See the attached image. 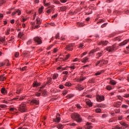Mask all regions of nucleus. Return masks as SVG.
<instances>
[{
    "instance_id": "f257e3e1",
    "label": "nucleus",
    "mask_w": 129,
    "mask_h": 129,
    "mask_svg": "<svg viewBox=\"0 0 129 129\" xmlns=\"http://www.w3.org/2000/svg\"><path fill=\"white\" fill-rule=\"evenodd\" d=\"M71 117L75 119V120H76L77 122L80 123L82 121V118H81V117H80V115H79L77 113H75L73 114Z\"/></svg>"
},
{
    "instance_id": "f03ea898",
    "label": "nucleus",
    "mask_w": 129,
    "mask_h": 129,
    "mask_svg": "<svg viewBox=\"0 0 129 129\" xmlns=\"http://www.w3.org/2000/svg\"><path fill=\"white\" fill-rule=\"evenodd\" d=\"M18 109L19 111H21V112H26L27 111L26 104H25V103H22L21 105H19Z\"/></svg>"
},
{
    "instance_id": "7ed1b4c3",
    "label": "nucleus",
    "mask_w": 129,
    "mask_h": 129,
    "mask_svg": "<svg viewBox=\"0 0 129 129\" xmlns=\"http://www.w3.org/2000/svg\"><path fill=\"white\" fill-rule=\"evenodd\" d=\"M115 48V44L112 45L111 46H108L106 47V50L108 52H113Z\"/></svg>"
},
{
    "instance_id": "20e7f679",
    "label": "nucleus",
    "mask_w": 129,
    "mask_h": 129,
    "mask_svg": "<svg viewBox=\"0 0 129 129\" xmlns=\"http://www.w3.org/2000/svg\"><path fill=\"white\" fill-rule=\"evenodd\" d=\"M74 43H71L67 45L66 48L68 51H72L73 50V47H74Z\"/></svg>"
},
{
    "instance_id": "39448f33",
    "label": "nucleus",
    "mask_w": 129,
    "mask_h": 129,
    "mask_svg": "<svg viewBox=\"0 0 129 129\" xmlns=\"http://www.w3.org/2000/svg\"><path fill=\"white\" fill-rule=\"evenodd\" d=\"M34 40L35 41V42L37 43V44H38V45L41 44V43H42V40H41V38H40V37H34Z\"/></svg>"
},
{
    "instance_id": "423d86ee",
    "label": "nucleus",
    "mask_w": 129,
    "mask_h": 129,
    "mask_svg": "<svg viewBox=\"0 0 129 129\" xmlns=\"http://www.w3.org/2000/svg\"><path fill=\"white\" fill-rule=\"evenodd\" d=\"M31 105H33V104H35L36 105H38L39 104V101L36 99H33L30 102Z\"/></svg>"
},
{
    "instance_id": "0eeeda50",
    "label": "nucleus",
    "mask_w": 129,
    "mask_h": 129,
    "mask_svg": "<svg viewBox=\"0 0 129 129\" xmlns=\"http://www.w3.org/2000/svg\"><path fill=\"white\" fill-rule=\"evenodd\" d=\"M97 99L98 101H102L104 100V96L98 95L97 96Z\"/></svg>"
},
{
    "instance_id": "6e6552de",
    "label": "nucleus",
    "mask_w": 129,
    "mask_h": 129,
    "mask_svg": "<svg viewBox=\"0 0 129 129\" xmlns=\"http://www.w3.org/2000/svg\"><path fill=\"white\" fill-rule=\"evenodd\" d=\"M120 123L121 125H122L123 126H124L123 128L128 129V125L127 124H126L125 122H120Z\"/></svg>"
},
{
    "instance_id": "1a4fd4ad",
    "label": "nucleus",
    "mask_w": 129,
    "mask_h": 129,
    "mask_svg": "<svg viewBox=\"0 0 129 129\" xmlns=\"http://www.w3.org/2000/svg\"><path fill=\"white\" fill-rule=\"evenodd\" d=\"M1 93L3 94L6 95L8 93V91L5 88H2L1 90Z\"/></svg>"
},
{
    "instance_id": "9d476101",
    "label": "nucleus",
    "mask_w": 129,
    "mask_h": 129,
    "mask_svg": "<svg viewBox=\"0 0 129 129\" xmlns=\"http://www.w3.org/2000/svg\"><path fill=\"white\" fill-rule=\"evenodd\" d=\"M103 54V51H102L101 52H98L96 54V59H99V58H100V57H101V56H102Z\"/></svg>"
},
{
    "instance_id": "9b49d317",
    "label": "nucleus",
    "mask_w": 129,
    "mask_h": 129,
    "mask_svg": "<svg viewBox=\"0 0 129 129\" xmlns=\"http://www.w3.org/2000/svg\"><path fill=\"white\" fill-rule=\"evenodd\" d=\"M26 97L25 96H18L15 99H19L20 101L24 100L25 99Z\"/></svg>"
},
{
    "instance_id": "f8f14e48",
    "label": "nucleus",
    "mask_w": 129,
    "mask_h": 129,
    "mask_svg": "<svg viewBox=\"0 0 129 129\" xmlns=\"http://www.w3.org/2000/svg\"><path fill=\"white\" fill-rule=\"evenodd\" d=\"M126 44H127V41L124 40L122 42H121L119 44V46L120 47H122V46H124V45H126Z\"/></svg>"
},
{
    "instance_id": "ddd939ff",
    "label": "nucleus",
    "mask_w": 129,
    "mask_h": 129,
    "mask_svg": "<svg viewBox=\"0 0 129 129\" xmlns=\"http://www.w3.org/2000/svg\"><path fill=\"white\" fill-rule=\"evenodd\" d=\"M61 120V118L59 117H56V118L53 119V121L55 122H60V121Z\"/></svg>"
},
{
    "instance_id": "4468645a",
    "label": "nucleus",
    "mask_w": 129,
    "mask_h": 129,
    "mask_svg": "<svg viewBox=\"0 0 129 129\" xmlns=\"http://www.w3.org/2000/svg\"><path fill=\"white\" fill-rule=\"evenodd\" d=\"M88 57L86 56L82 59V62H83V63H86V62L88 61Z\"/></svg>"
},
{
    "instance_id": "2eb2a0df",
    "label": "nucleus",
    "mask_w": 129,
    "mask_h": 129,
    "mask_svg": "<svg viewBox=\"0 0 129 129\" xmlns=\"http://www.w3.org/2000/svg\"><path fill=\"white\" fill-rule=\"evenodd\" d=\"M110 84L112 85H115V84H116V82L111 79H110Z\"/></svg>"
},
{
    "instance_id": "dca6fc26",
    "label": "nucleus",
    "mask_w": 129,
    "mask_h": 129,
    "mask_svg": "<svg viewBox=\"0 0 129 129\" xmlns=\"http://www.w3.org/2000/svg\"><path fill=\"white\" fill-rule=\"evenodd\" d=\"M114 41H118V42H120L121 41V36H118L114 38Z\"/></svg>"
},
{
    "instance_id": "f3484780",
    "label": "nucleus",
    "mask_w": 129,
    "mask_h": 129,
    "mask_svg": "<svg viewBox=\"0 0 129 129\" xmlns=\"http://www.w3.org/2000/svg\"><path fill=\"white\" fill-rule=\"evenodd\" d=\"M33 85V87H38V86H39L40 83H38L37 82H34Z\"/></svg>"
},
{
    "instance_id": "a211bd4d",
    "label": "nucleus",
    "mask_w": 129,
    "mask_h": 129,
    "mask_svg": "<svg viewBox=\"0 0 129 129\" xmlns=\"http://www.w3.org/2000/svg\"><path fill=\"white\" fill-rule=\"evenodd\" d=\"M92 117H93V116H89L88 119L90 120V121L94 122V121H95V119L92 118Z\"/></svg>"
},
{
    "instance_id": "6ab92c4d",
    "label": "nucleus",
    "mask_w": 129,
    "mask_h": 129,
    "mask_svg": "<svg viewBox=\"0 0 129 129\" xmlns=\"http://www.w3.org/2000/svg\"><path fill=\"white\" fill-rule=\"evenodd\" d=\"M107 44H108V41H104V40L102 41V46H106V45H107Z\"/></svg>"
},
{
    "instance_id": "aec40b11",
    "label": "nucleus",
    "mask_w": 129,
    "mask_h": 129,
    "mask_svg": "<svg viewBox=\"0 0 129 129\" xmlns=\"http://www.w3.org/2000/svg\"><path fill=\"white\" fill-rule=\"evenodd\" d=\"M77 89L78 90H80L81 91V90H83V89H84V88H83V87L81 86V85H79L78 87L77 88Z\"/></svg>"
},
{
    "instance_id": "412c9836",
    "label": "nucleus",
    "mask_w": 129,
    "mask_h": 129,
    "mask_svg": "<svg viewBox=\"0 0 129 129\" xmlns=\"http://www.w3.org/2000/svg\"><path fill=\"white\" fill-rule=\"evenodd\" d=\"M6 77L3 75V76H1L0 77V81H5L6 80Z\"/></svg>"
},
{
    "instance_id": "4be33fe9",
    "label": "nucleus",
    "mask_w": 129,
    "mask_h": 129,
    "mask_svg": "<svg viewBox=\"0 0 129 129\" xmlns=\"http://www.w3.org/2000/svg\"><path fill=\"white\" fill-rule=\"evenodd\" d=\"M58 76H59V75H58V74H54L52 76V79H57Z\"/></svg>"
},
{
    "instance_id": "5701e85b",
    "label": "nucleus",
    "mask_w": 129,
    "mask_h": 129,
    "mask_svg": "<svg viewBox=\"0 0 129 129\" xmlns=\"http://www.w3.org/2000/svg\"><path fill=\"white\" fill-rule=\"evenodd\" d=\"M60 10L61 11V12H64V11H66V7L62 6L60 7Z\"/></svg>"
},
{
    "instance_id": "b1692460",
    "label": "nucleus",
    "mask_w": 129,
    "mask_h": 129,
    "mask_svg": "<svg viewBox=\"0 0 129 129\" xmlns=\"http://www.w3.org/2000/svg\"><path fill=\"white\" fill-rule=\"evenodd\" d=\"M85 79H86V77H81L78 80V82H80V81H83L85 80Z\"/></svg>"
},
{
    "instance_id": "393cba45",
    "label": "nucleus",
    "mask_w": 129,
    "mask_h": 129,
    "mask_svg": "<svg viewBox=\"0 0 129 129\" xmlns=\"http://www.w3.org/2000/svg\"><path fill=\"white\" fill-rule=\"evenodd\" d=\"M107 90H111L112 89V87L110 85H108L106 87Z\"/></svg>"
},
{
    "instance_id": "a878e982",
    "label": "nucleus",
    "mask_w": 129,
    "mask_h": 129,
    "mask_svg": "<svg viewBox=\"0 0 129 129\" xmlns=\"http://www.w3.org/2000/svg\"><path fill=\"white\" fill-rule=\"evenodd\" d=\"M36 25H41V21H40V19L37 18L36 20Z\"/></svg>"
},
{
    "instance_id": "bb28decb",
    "label": "nucleus",
    "mask_w": 129,
    "mask_h": 129,
    "mask_svg": "<svg viewBox=\"0 0 129 129\" xmlns=\"http://www.w3.org/2000/svg\"><path fill=\"white\" fill-rule=\"evenodd\" d=\"M15 13H17L18 14V16H20L21 14H22V12H21V10L18 9V10H15Z\"/></svg>"
},
{
    "instance_id": "cd10ccee",
    "label": "nucleus",
    "mask_w": 129,
    "mask_h": 129,
    "mask_svg": "<svg viewBox=\"0 0 129 129\" xmlns=\"http://www.w3.org/2000/svg\"><path fill=\"white\" fill-rule=\"evenodd\" d=\"M83 26H84V24H83V23L79 22L77 23L78 27H83Z\"/></svg>"
},
{
    "instance_id": "c85d7f7f",
    "label": "nucleus",
    "mask_w": 129,
    "mask_h": 129,
    "mask_svg": "<svg viewBox=\"0 0 129 129\" xmlns=\"http://www.w3.org/2000/svg\"><path fill=\"white\" fill-rule=\"evenodd\" d=\"M57 127L58 129H62V128H63V125H62V124H58L57 125Z\"/></svg>"
},
{
    "instance_id": "c756f323",
    "label": "nucleus",
    "mask_w": 129,
    "mask_h": 129,
    "mask_svg": "<svg viewBox=\"0 0 129 129\" xmlns=\"http://www.w3.org/2000/svg\"><path fill=\"white\" fill-rule=\"evenodd\" d=\"M44 9V7L41 6L40 8L39 9V14H41L43 12V9Z\"/></svg>"
},
{
    "instance_id": "7c9ffc66",
    "label": "nucleus",
    "mask_w": 129,
    "mask_h": 129,
    "mask_svg": "<svg viewBox=\"0 0 129 129\" xmlns=\"http://www.w3.org/2000/svg\"><path fill=\"white\" fill-rule=\"evenodd\" d=\"M95 111H96V112H97V113H100L101 111V109H100V108H97V109H96Z\"/></svg>"
},
{
    "instance_id": "2f4dec72",
    "label": "nucleus",
    "mask_w": 129,
    "mask_h": 129,
    "mask_svg": "<svg viewBox=\"0 0 129 129\" xmlns=\"http://www.w3.org/2000/svg\"><path fill=\"white\" fill-rule=\"evenodd\" d=\"M24 36V33H22L21 32H20L19 34H18V37L19 38H22V37H23Z\"/></svg>"
},
{
    "instance_id": "473e14b6",
    "label": "nucleus",
    "mask_w": 129,
    "mask_h": 129,
    "mask_svg": "<svg viewBox=\"0 0 129 129\" xmlns=\"http://www.w3.org/2000/svg\"><path fill=\"white\" fill-rule=\"evenodd\" d=\"M97 51V49H93L90 51V54H94V53H95Z\"/></svg>"
},
{
    "instance_id": "72a5a7b5",
    "label": "nucleus",
    "mask_w": 129,
    "mask_h": 129,
    "mask_svg": "<svg viewBox=\"0 0 129 129\" xmlns=\"http://www.w3.org/2000/svg\"><path fill=\"white\" fill-rule=\"evenodd\" d=\"M48 25H50V26H51L52 27H55L56 26V24L53 22L48 23Z\"/></svg>"
},
{
    "instance_id": "f704fd0d",
    "label": "nucleus",
    "mask_w": 129,
    "mask_h": 129,
    "mask_svg": "<svg viewBox=\"0 0 129 129\" xmlns=\"http://www.w3.org/2000/svg\"><path fill=\"white\" fill-rule=\"evenodd\" d=\"M71 126H76V123L73 122L69 124Z\"/></svg>"
},
{
    "instance_id": "c9c22d12",
    "label": "nucleus",
    "mask_w": 129,
    "mask_h": 129,
    "mask_svg": "<svg viewBox=\"0 0 129 129\" xmlns=\"http://www.w3.org/2000/svg\"><path fill=\"white\" fill-rule=\"evenodd\" d=\"M75 63H73V64H72V66L71 67H69V68H71V69L72 70H74V69H75V67H74V64H75Z\"/></svg>"
},
{
    "instance_id": "e433bc0d",
    "label": "nucleus",
    "mask_w": 129,
    "mask_h": 129,
    "mask_svg": "<svg viewBox=\"0 0 129 129\" xmlns=\"http://www.w3.org/2000/svg\"><path fill=\"white\" fill-rule=\"evenodd\" d=\"M21 91H22V90L21 89H18L16 91V93H17V94H20Z\"/></svg>"
},
{
    "instance_id": "4c0bfd02",
    "label": "nucleus",
    "mask_w": 129,
    "mask_h": 129,
    "mask_svg": "<svg viewBox=\"0 0 129 129\" xmlns=\"http://www.w3.org/2000/svg\"><path fill=\"white\" fill-rule=\"evenodd\" d=\"M0 107H1L2 108H5L6 107H7V105H5V104L1 105Z\"/></svg>"
},
{
    "instance_id": "58836bf2",
    "label": "nucleus",
    "mask_w": 129,
    "mask_h": 129,
    "mask_svg": "<svg viewBox=\"0 0 129 129\" xmlns=\"http://www.w3.org/2000/svg\"><path fill=\"white\" fill-rule=\"evenodd\" d=\"M106 25H107V23H105L101 25V28H105V27H106Z\"/></svg>"
},
{
    "instance_id": "ea45409f",
    "label": "nucleus",
    "mask_w": 129,
    "mask_h": 129,
    "mask_svg": "<svg viewBox=\"0 0 129 129\" xmlns=\"http://www.w3.org/2000/svg\"><path fill=\"white\" fill-rule=\"evenodd\" d=\"M102 72V71L98 72L97 73H96L95 74L96 76H98V75H100V74H101Z\"/></svg>"
},
{
    "instance_id": "a19ab883",
    "label": "nucleus",
    "mask_w": 129,
    "mask_h": 129,
    "mask_svg": "<svg viewBox=\"0 0 129 129\" xmlns=\"http://www.w3.org/2000/svg\"><path fill=\"white\" fill-rule=\"evenodd\" d=\"M59 37H60V34L57 33V34L55 35V38L59 39Z\"/></svg>"
},
{
    "instance_id": "79ce46f5",
    "label": "nucleus",
    "mask_w": 129,
    "mask_h": 129,
    "mask_svg": "<svg viewBox=\"0 0 129 129\" xmlns=\"http://www.w3.org/2000/svg\"><path fill=\"white\" fill-rule=\"evenodd\" d=\"M19 55H20V53L19 52H16L15 54V56L16 58H18L19 57Z\"/></svg>"
},
{
    "instance_id": "37998d69",
    "label": "nucleus",
    "mask_w": 129,
    "mask_h": 129,
    "mask_svg": "<svg viewBox=\"0 0 129 129\" xmlns=\"http://www.w3.org/2000/svg\"><path fill=\"white\" fill-rule=\"evenodd\" d=\"M116 113H119L120 112V109H118L115 110Z\"/></svg>"
},
{
    "instance_id": "c03bdc74",
    "label": "nucleus",
    "mask_w": 129,
    "mask_h": 129,
    "mask_svg": "<svg viewBox=\"0 0 129 129\" xmlns=\"http://www.w3.org/2000/svg\"><path fill=\"white\" fill-rule=\"evenodd\" d=\"M87 104L89 105V106H92V104L90 103V102L88 101L86 102Z\"/></svg>"
},
{
    "instance_id": "a18cd8bd",
    "label": "nucleus",
    "mask_w": 129,
    "mask_h": 129,
    "mask_svg": "<svg viewBox=\"0 0 129 129\" xmlns=\"http://www.w3.org/2000/svg\"><path fill=\"white\" fill-rule=\"evenodd\" d=\"M102 62H103L102 60L98 61L97 63H96V66H97V65H98L99 64H100V63H102Z\"/></svg>"
},
{
    "instance_id": "49530a36",
    "label": "nucleus",
    "mask_w": 129,
    "mask_h": 129,
    "mask_svg": "<svg viewBox=\"0 0 129 129\" xmlns=\"http://www.w3.org/2000/svg\"><path fill=\"white\" fill-rule=\"evenodd\" d=\"M66 86H70L71 85V83L67 82L65 84Z\"/></svg>"
},
{
    "instance_id": "de8ad7c7",
    "label": "nucleus",
    "mask_w": 129,
    "mask_h": 129,
    "mask_svg": "<svg viewBox=\"0 0 129 129\" xmlns=\"http://www.w3.org/2000/svg\"><path fill=\"white\" fill-rule=\"evenodd\" d=\"M68 93V91H67V90H64L63 92V95H66V94H67Z\"/></svg>"
},
{
    "instance_id": "09e8293b",
    "label": "nucleus",
    "mask_w": 129,
    "mask_h": 129,
    "mask_svg": "<svg viewBox=\"0 0 129 129\" xmlns=\"http://www.w3.org/2000/svg\"><path fill=\"white\" fill-rule=\"evenodd\" d=\"M77 108H79V109H81V106H80V104H77Z\"/></svg>"
},
{
    "instance_id": "8fccbe9b",
    "label": "nucleus",
    "mask_w": 129,
    "mask_h": 129,
    "mask_svg": "<svg viewBox=\"0 0 129 129\" xmlns=\"http://www.w3.org/2000/svg\"><path fill=\"white\" fill-rule=\"evenodd\" d=\"M27 45H31V44H32V40H29L27 43Z\"/></svg>"
},
{
    "instance_id": "3c124183",
    "label": "nucleus",
    "mask_w": 129,
    "mask_h": 129,
    "mask_svg": "<svg viewBox=\"0 0 129 129\" xmlns=\"http://www.w3.org/2000/svg\"><path fill=\"white\" fill-rule=\"evenodd\" d=\"M123 97H126V98H128L129 97V94H124Z\"/></svg>"
},
{
    "instance_id": "603ef678",
    "label": "nucleus",
    "mask_w": 129,
    "mask_h": 129,
    "mask_svg": "<svg viewBox=\"0 0 129 129\" xmlns=\"http://www.w3.org/2000/svg\"><path fill=\"white\" fill-rule=\"evenodd\" d=\"M91 128H93V126H90L89 125L87 127V129H91Z\"/></svg>"
},
{
    "instance_id": "864d4df0",
    "label": "nucleus",
    "mask_w": 129,
    "mask_h": 129,
    "mask_svg": "<svg viewBox=\"0 0 129 129\" xmlns=\"http://www.w3.org/2000/svg\"><path fill=\"white\" fill-rule=\"evenodd\" d=\"M67 97H68V98H71L72 97H73V95H68Z\"/></svg>"
},
{
    "instance_id": "5fc2aeb1",
    "label": "nucleus",
    "mask_w": 129,
    "mask_h": 129,
    "mask_svg": "<svg viewBox=\"0 0 129 129\" xmlns=\"http://www.w3.org/2000/svg\"><path fill=\"white\" fill-rule=\"evenodd\" d=\"M53 46H54V45H53V44L50 45L47 48V49H48V50H50V49H51V48H52V47H53Z\"/></svg>"
},
{
    "instance_id": "6e6d98bb",
    "label": "nucleus",
    "mask_w": 129,
    "mask_h": 129,
    "mask_svg": "<svg viewBox=\"0 0 129 129\" xmlns=\"http://www.w3.org/2000/svg\"><path fill=\"white\" fill-rule=\"evenodd\" d=\"M118 99H119L120 100H122V99H123V98L121 97V96H118Z\"/></svg>"
},
{
    "instance_id": "4d7b16f0",
    "label": "nucleus",
    "mask_w": 129,
    "mask_h": 129,
    "mask_svg": "<svg viewBox=\"0 0 129 129\" xmlns=\"http://www.w3.org/2000/svg\"><path fill=\"white\" fill-rule=\"evenodd\" d=\"M122 107L123 108H127V106L126 105H122Z\"/></svg>"
},
{
    "instance_id": "13d9d810",
    "label": "nucleus",
    "mask_w": 129,
    "mask_h": 129,
    "mask_svg": "<svg viewBox=\"0 0 129 129\" xmlns=\"http://www.w3.org/2000/svg\"><path fill=\"white\" fill-rule=\"evenodd\" d=\"M35 95H36V96H41V93H36L35 94Z\"/></svg>"
},
{
    "instance_id": "bf43d9fd",
    "label": "nucleus",
    "mask_w": 129,
    "mask_h": 129,
    "mask_svg": "<svg viewBox=\"0 0 129 129\" xmlns=\"http://www.w3.org/2000/svg\"><path fill=\"white\" fill-rule=\"evenodd\" d=\"M6 64L4 63V62L1 63H0V67H3V66H5Z\"/></svg>"
},
{
    "instance_id": "052dcab7",
    "label": "nucleus",
    "mask_w": 129,
    "mask_h": 129,
    "mask_svg": "<svg viewBox=\"0 0 129 129\" xmlns=\"http://www.w3.org/2000/svg\"><path fill=\"white\" fill-rule=\"evenodd\" d=\"M22 68H23V71H25V70H27V68H28V67L25 66Z\"/></svg>"
},
{
    "instance_id": "680f3d73",
    "label": "nucleus",
    "mask_w": 129,
    "mask_h": 129,
    "mask_svg": "<svg viewBox=\"0 0 129 129\" xmlns=\"http://www.w3.org/2000/svg\"><path fill=\"white\" fill-rule=\"evenodd\" d=\"M51 12H52V11L51 10V9H48V10L47 11V14H50V13H51Z\"/></svg>"
},
{
    "instance_id": "e2e57ef3",
    "label": "nucleus",
    "mask_w": 129,
    "mask_h": 129,
    "mask_svg": "<svg viewBox=\"0 0 129 129\" xmlns=\"http://www.w3.org/2000/svg\"><path fill=\"white\" fill-rule=\"evenodd\" d=\"M83 46H84L83 45V43H81V44H80L79 48H82V47H83Z\"/></svg>"
},
{
    "instance_id": "0e129e2a",
    "label": "nucleus",
    "mask_w": 129,
    "mask_h": 129,
    "mask_svg": "<svg viewBox=\"0 0 129 129\" xmlns=\"http://www.w3.org/2000/svg\"><path fill=\"white\" fill-rule=\"evenodd\" d=\"M98 107H103V105H102V104H99V105H98Z\"/></svg>"
},
{
    "instance_id": "69168bd1",
    "label": "nucleus",
    "mask_w": 129,
    "mask_h": 129,
    "mask_svg": "<svg viewBox=\"0 0 129 129\" xmlns=\"http://www.w3.org/2000/svg\"><path fill=\"white\" fill-rule=\"evenodd\" d=\"M68 73L69 72L68 71L63 72V74H66V75H68Z\"/></svg>"
},
{
    "instance_id": "338daca9",
    "label": "nucleus",
    "mask_w": 129,
    "mask_h": 129,
    "mask_svg": "<svg viewBox=\"0 0 129 129\" xmlns=\"http://www.w3.org/2000/svg\"><path fill=\"white\" fill-rule=\"evenodd\" d=\"M5 37L3 38L2 37H1V42H5Z\"/></svg>"
},
{
    "instance_id": "774afa93",
    "label": "nucleus",
    "mask_w": 129,
    "mask_h": 129,
    "mask_svg": "<svg viewBox=\"0 0 129 129\" xmlns=\"http://www.w3.org/2000/svg\"><path fill=\"white\" fill-rule=\"evenodd\" d=\"M18 129H28V128H27V127H19Z\"/></svg>"
}]
</instances>
